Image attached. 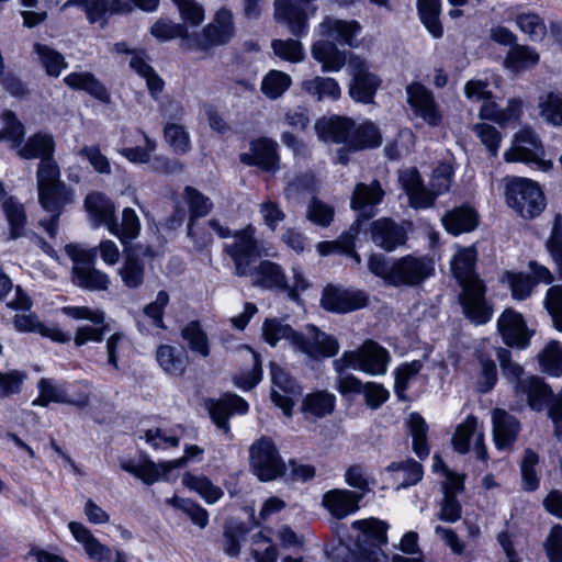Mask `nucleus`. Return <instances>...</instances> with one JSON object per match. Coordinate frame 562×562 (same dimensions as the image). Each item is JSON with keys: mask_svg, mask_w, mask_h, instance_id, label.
<instances>
[{"mask_svg": "<svg viewBox=\"0 0 562 562\" xmlns=\"http://www.w3.org/2000/svg\"><path fill=\"white\" fill-rule=\"evenodd\" d=\"M435 272V262L427 256L406 255L393 260L391 286H416Z\"/></svg>", "mask_w": 562, "mask_h": 562, "instance_id": "obj_11", "label": "nucleus"}, {"mask_svg": "<svg viewBox=\"0 0 562 562\" xmlns=\"http://www.w3.org/2000/svg\"><path fill=\"white\" fill-rule=\"evenodd\" d=\"M400 181L413 207H429L438 196L432 188L430 190L425 188L418 171L415 169L403 172Z\"/></svg>", "mask_w": 562, "mask_h": 562, "instance_id": "obj_26", "label": "nucleus"}, {"mask_svg": "<svg viewBox=\"0 0 562 562\" xmlns=\"http://www.w3.org/2000/svg\"><path fill=\"white\" fill-rule=\"evenodd\" d=\"M69 530L74 538L82 544L88 557L94 562H111L112 552L102 544L91 531L80 522H69Z\"/></svg>", "mask_w": 562, "mask_h": 562, "instance_id": "obj_30", "label": "nucleus"}, {"mask_svg": "<svg viewBox=\"0 0 562 562\" xmlns=\"http://www.w3.org/2000/svg\"><path fill=\"white\" fill-rule=\"evenodd\" d=\"M139 232L140 222L137 214L133 209L125 207L122 212V223H117V229L110 233L117 236L122 244H126L135 239L139 235Z\"/></svg>", "mask_w": 562, "mask_h": 562, "instance_id": "obj_56", "label": "nucleus"}, {"mask_svg": "<svg viewBox=\"0 0 562 562\" xmlns=\"http://www.w3.org/2000/svg\"><path fill=\"white\" fill-rule=\"evenodd\" d=\"M235 34L233 14L227 10H220L214 21L203 29L199 46L207 49L212 46L227 43Z\"/></svg>", "mask_w": 562, "mask_h": 562, "instance_id": "obj_21", "label": "nucleus"}, {"mask_svg": "<svg viewBox=\"0 0 562 562\" xmlns=\"http://www.w3.org/2000/svg\"><path fill=\"white\" fill-rule=\"evenodd\" d=\"M389 471L403 472L404 479L401 482V487H407L417 484L423 477L422 464L413 459H407L401 462H392L387 465Z\"/></svg>", "mask_w": 562, "mask_h": 562, "instance_id": "obj_61", "label": "nucleus"}, {"mask_svg": "<svg viewBox=\"0 0 562 562\" xmlns=\"http://www.w3.org/2000/svg\"><path fill=\"white\" fill-rule=\"evenodd\" d=\"M543 303L554 327L562 331V285L557 284L549 288Z\"/></svg>", "mask_w": 562, "mask_h": 562, "instance_id": "obj_62", "label": "nucleus"}, {"mask_svg": "<svg viewBox=\"0 0 562 562\" xmlns=\"http://www.w3.org/2000/svg\"><path fill=\"white\" fill-rule=\"evenodd\" d=\"M442 224L453 235L472 232L477 226V214L469 206L457 207L442 217Z\"/></svg>", "mask_w": 562, "mask_h": 562, "instance_id": "obj_39", "label": "nucleus"}, {"mask_svg": "<svg viewBox=\"0 0 562 562\" xmlns=\"http://www.w3.org/2000/svg\"><path fill=\"white\" fill-rule=\"evenodd\" d=\"M252 284L267 289H288L289 282L282 268L270 260H262L258 266L251 267Z\"/></svg>", "mask_w": 562, "mask_h": 562, "instance_id": "obj_31", "label": "nucleus"}, {"mask_svg": "<svg viewBox=\"0 0 562 562\" xmlns=\"http://www.w3.org/2000/svg\"><path fill=\"white\" fill-rule=\"evenodd\" d=\"M334 207L324 203L317 198H313L307 207V218L316 225L327 227L334 220Z\"/></svg>", "mask_w": 562, "mask_h": 562, "instance_id": "obj_63", "label": "nucleus"}, {"mask_svg": "<svg viewBox=\"0 0 562 562\" xmlns=\"http://www.w3.org/2000/svg\"><path fill=\"white\" fill-rule=\"evenodd\" d=\"M538 60L539 56L535 49L525 45H515L505 58V66L518 71L535 66Z\"/></svg>", "mask_w": 562, "mask_h": 562, "instance_id": "obj_50", "label": "nucleus"}, {"mask_svg": "<svg viewBox=\"0 0 562 562\" xmlns=\"http://www.w3.org/2000/svg\"><path fill=\"white\" fill-rule=\"evenodd\" d=\"M63 182L60 179V168L54 157L38 162L36 170L38 192Z\"/></svg>", "mask_w": 562, "mask_h": 562, "instance_id": "obj_54", "label": "nucleus"}, {"mask_svg": "<svg viewBox=\"0 0 562 562\" xmlns=\"http://www.w3.org/2000/svg\"><path fill=\"white\" fill-rule=\"evenodd\" d=\"M476 250L473 247L460 249L451 261V270L462 288L460 304L464 315L474 324L487 323L493 307L485 297V285L474 272Z\"/></svg>", "mask_w": 562, "mask_h": 562, "instance_id": "obj_1", "label": "nucleus"}, {"mask_svg": "<svg viewBox=\"0 0 562 562\" xmlns=\"http://www.w3.org/2000/svg\"><path fill=\"white\" fill-rule=\"evenodd\" d=\"M64 82L74 90H82L94 99L108 103L110 93L105 86L91 72H71L64 78Z\"/></svg>", "mask_w": 562, "mask_h": 562, "instance_id": "obj_34", "label": "nucleus"}, {"mask_svg": "<svg viewBox=\"0 0 562 562\" xmlns=\"http://www.w3.org/2000/svg\"><path fill=\"white\" fill-rule=\"evenodd\" d=\"M274 18L285 24L294 36L301 37L306 34L307 14L299 1L276 0Z\"/></svg>", "mask_w": 562, "mask_h": 562, "instance_id": "obj_23", "label": "nucleus"}, {"mask_svg": "<svg viewBox=\"0 0 562 562\" xmlns=\"http://www.w3.org/2000/svg\"><path fill=\"white\" fill-rule=\"evenodd\" d=\"M493 440L498 450H508L517 439L520 423L505 409L495 408L492 412Z\"/></svg>", "mask_w": 562, "mask_h": 562, "instance_id": "obj_22", "label": "nucleus"}, {"mask_svg": "<svg viewBox=\"0 0 562 562\" xmlns=\"http://www.w3.org/2000/svg\"><path fill=\"white\" fill-rule=\"evenodd\" d=\"M33 303L30 296L22 290L20 285L15 286V297L8 303L13 310L21 311L16 313L13 318V324L16 330L22 333H38L43 337L49 338L56 342H67L70 336L63 333L57 327H50L42 323L38 316L30 312Z\"/></svg>", "mask_w": 562, "mask_h": 562, "instance_id": "obj_8", "label": "nucleus"}, {"mask_svg": "<svg viewBox=\"0 0 562 562\" xmlns=\"http://www.w3.org/2000/svg\"><path fill=\"white\" fill-rule=\"evenodd\" d=\"M184 198L190 210V221L188 224V235H192L193 221L196 217H203L210 213L213 207L211 200L193 187H186Z\"/></svg>", "mask_w": 562, "mask_h": 562, "instance_id": "obj_47", "label": "nucleus"}, {"mask_svg": "<svg viewBox=\"0 0 562 562\" xmlns=\"http://www.w3.org/2000/svg\"><path fill=\"white\" fill-rule=\"evenodd\" d=\"M408 425L413 437V450L419 459L424 460L430 452L427 442L428 425L418 413H412L409 415Z\"/></svg>", "mask_w": 562, "mask_h": 562, "instance_id": "obj_42", "label": "nucleus"}, {"mask_svg": "<svg viewBox=\"0 0 562 562\" xmlns=\"http://www.w3.org/2000/svg\"><path fill=\"white\" fill-rule=\"evenodd\" d=\"M40 396L33 401L34 406L46 407L50 402L60 404H70L85 406L88 403V396L81 395L78 400H72L61 384H57L52 379H41L37 383Z\"/></svg>", "mask_w": 562, "mask_h": 562, "instance_id": "obj_29", "label": "nucleus"}, {"mask_svg": "<svg viewBox=\"0 0 562 562\" xmlns=\"http://www.w3.org/2000/svg\"><path fill=\"white\" fill-rule=\"evenodd\" d=\"M247 411V402L235 394H228L216 402H212L209 406V412L214 424L227 434L229 432V416L234 413L244 414Z\"/></svg>", "mask_w": 562, "mask_h": 562, "instance_id": "obj_27", "label": "nucleus"}, {"mask_svg": "<svg viewBox=\"0 0 562 562\" xmlns=\"http://www.w3.org/2000/svg\"><path fill=\"white\" fill-rule=\"evenodd\" d=\"M389 360L390 355L386 349L373 340H366L358 350L345 351L340 358L334 360L333 366L337 373L352 368L378 375L386 372Z\"/></svg>", "mask_w": 562, "mask_h": 562, "instance_id": "obj_6", "label": "nucleus"}, {"mask_svg": "<svg viewBox=\"0 0 562 562\" xmlns=\"http://www.w3.org/2000/svg\"><path fill=\"white\" fill-rule=\"evenodd\" d=\"M419 19L427 31L435 37L441 38L443 26L439 15L441 11L440 0H417Z\"/></svg>", "mask_w": 562, "mask_h": 562, "instance_id": "obj_41", "label": "nucleus"}, {"mask_svg": "<svg viewBox=\"0 0 562 562\" xmlns=\"http://www.w3.org/2000/svg\"><path fill=\"white\" fill-rule=\"evenodd\" d=\"M69 7H78L85 11L91 24L105 22L108 12H111V0H67L63 10Z\"/></svg>", "mask_w": 562, "mask_h": 562, "instance_id": "obj_45", "label": "nucleus"}, {"mask_svg": "<svg viewBox=\"0 0 562 562\" xmlns=\"http://www.w3.org/2000/svg\"><path fill=\"white\" fill-rule=\"evenodd\" d=\"M336 396L324 390L307 394L301 406V411L306 419L324 418L330 415L335 408Z\"/></svg>", "mask_w": 562, "mask_h": 562, "instance_id": "obj_33", "label": "nucleus"}, {"mask_svg": "<svg viewBox=\"0 0 562 562\" xmlns=\"http://www.w3.org/2000/svg\"><path fill=\"white\" fill-rule=\"evenodd\" d=\"M181 337L187 341L190 350L205 358L210 355V342L206 333L198 321L188 323L181 329Z\"/></svg>", "mask_w": 562, "mask_h": 562, "instance_id": "obj_43", "label": "nucleus"}, {"mask_svg": "<svg viewBox=\"0 0 562 562\" xmlns=\"http://www.w3.org/2000/svg\"><path fill=\"white\" fill-rule=\"evenodd\" d=\"M72 201L74 191L65 182L38 192L40 204L45 211L52 213L50 220L42 223L49 237L54 238L57 235L59 215Z\"/></svg>", "mask_w": 562, "mask_h": 562, "instance_id": "obj_13", "label": "nucleus"}, {"mask_svg": "<svg viewBox=\"0 0 562 562\" xmlns=\"http://www.w3.org/2000/svg\"><path fill=\"white\" fill-rule=\"evenodd\" d=\"M249 462L254 473L263 482L274 481L286 471L274 441L266 436L251 443Z\"/></svg>", "mask_w": 562, "mask_h": 562, "instance_id": "obj_9", "label": "nucleus"}, {"mask_svg": "<svg viewBox=\"0 0 562 562\" xmlns=\"http://www.w3.org/2000/svg\"><path fill=\"white\" fill-rule=\"evenodd\" d=\"M367 295L362 291L327 286L324 290L322 305L325 310L336 313H348L366 306Z\"/></svg>", "mask_w": 562, "mask_h": 562, "instance_id": "obj_18", "label": "nucleus"}, {"mask_svg": "<svg viewBox=\"0 0 562 562\" xmlns=\"http://www.w3.org/2000/svg\"><path fill=\"white\" fill-rule=\"evenodd\" d=\"M361 25L357 21H345L326 16L319 24V34L324 37L312 47L313 57L322 64L323 71H338L346 64L345 52L338 49L335 42L350 47L357 46L355 37Z\"/></svg>", "mask_w": 562, "mask_h": 562, "instance_id": "obj_3", "label": "nucleus"}, {"mask_svg": "<svg viewBox=\"0 0 562 562\" xmlns=\"http://www.w3.org/2000/svg\"><path fill=\"white\" fill-rule=\"evenodd\" d=\"M34 52L38 55L42 66L49 76L58 77L63 69L67 67L64 56L47 45L36 43Z\"/></svg>", "mask_w": 562, "mask_h": 562, "instance_id": "obj_51", "label": "nucleus"}, {"mask_svg": "<svg viewBox=\"0 0 562 562\" xmlns=\"http://www.w3.org/2000/svg\"><path fill=\"white\" fill-rule=\"evenodd\" d=\"M516 24L531 41H541L546 35V24L536 13H520L516 16Z\"/></svg>", "mask_w": 562, "mask_h": 562, "instance_id": "obj_58", "label": "nucleus"}, {"mask_svg": "<svg viewBox=\"0 0 562 562\" xmlns=\"http://www.w3.org/2000/svg\"><path fill=\"white\" fill-rule=\"evenodd\" d=\"M291 85V78L281 71H270L262 80L261 90L270 99L282 95Z\"/></svg>", "mask_w": 562, "mask_h": 562, "instance_id": "obj_59", "label": "nucleus"}, {"mask_svg": "<svg viewBox=\"0 0 562 562\" xmlns=\"http://www.w3.org/2000/svg\"><path fill=\"white\" fill-rule=\"evenodd\" d=\"M2 209L10 225L11 237L18 238L22 236L26 223L23 205L13 198H9L3 202Z\"/></svg>", "mask_w": 562, "mask_h": 562, "instance_id": "obj_52", "label": "nucleus"}, {"mask_svg": "<svg viewBox=\"0 0 562 562\" xmlns=\"http://www.w3.org/2000/svg\"><path fill=\"white\" fill-rule=\"evenodd\" d=\"M262 335L272 347L280 340H285L294 350L312 359L330 358L339 350L338 340L314 325L306 326L305 333H299L280 319L268 318L262 325Z\"/></svg>", "mask_w": 562, "mask_h": 562, "instance_id": "obj_2", "label": "nucleus"}, {"mask_svg": "<svg viewBox=\"0 0 562 562\" xmlns=\"http://www.w3.org/2000/svg\"><path fill=\"white\" fill-rule=\"evenodd\" d=\"M423 369V362L414 360L401 366L395 373L394 392L400 401H406L409 381Z\"/></svg>", "mask_w": 562, "mask_h": 562, "instance_id": "obj_57", "label": "nucleus"}, {"mask_svg": "<svg viewBox=\"0 0 562 562\" xmlns=\"http://www.w3.org/2000/svg\"><path fill=\"white\" fill-rule=\"evenodd\" d=\"M506 199L508 205L525 218L539 215L546 205L538 183L527 178H508Z\"/></svg>", "mask_w": 562, "mask_h": 562, "instance_id": "obj_7", "label": "nucleus"}, {"mask_svg": "<svg viewBox=\"0 0 562 562\" xmlns=\"http://www.w3.org/2000/svg\"><path fill=\"white\" fill-rule=\"evenodd\" d=\"M182 484L196 492L209 504L216 503L224 494L218 486L214 485L206 476L203 475L198 476L191 473H186L182 477Z\"/></svg>", "mask_w": 562, "mask_h": 562, "instance_id": "obj_44", "label": "nucleus"}, {"mask_svg": "<svg viewBox=\"0 0 562 562\" xmlns=\"http://www.w3.org/2000/svg\"><path fill=\"white\" fill-rule=\"evenodd\" d=\"M301 88L305 93L318 102L325 100L337 101L341 94L338 82L329 77L316 76L312 79L303 80Z\"/></svg>", "mask_w": 562, "mask_h": 562, "instance_id": "obj_38", "label": "nucleus"}, {"mask_svg": "<svg viewBox=\"0 0 562 562\" xmlns=\"http://www.w3.org/2000/svg\"><path fill=\"white\" fill-rule=\"evenodd\" d=\"M370 235L374 245L387 252L405 245L407 239L405 228L386 217L371 223Z\"/></svg>", "mask_w": 562, "mask_h": 562, "instance_id": "obj_19", "label": "nucleus"}, {"mask_svg": "<svg viewBox=\"0 0 562 562\" xmlns=\"http://www.w3.org/2000/svg\"><path fill=\"white\" fill-rule=\"evenodd\" d=\"M541 116L554 126H562V92L551 91L539 100Z\"/></svg>", "mask_w": 562, "mask_h": 562, "instance_id": "obj_49", "label": "nucleus"}, {"mask_svg": "<svg viewBox=\"0 0 562 562\" xmlns=\"http://www.w3.org/2000/svg\"><path fill=\"white\" fill-rule=\"evenodd\" d=\"M85 209L93 227L104 225L109 232L117 229L114 203L101 192H91L85 199Z\"/></svg>", "mask_w": 562, "mask_h": 562, "instance_id": "obj_20", "label": "nucleus"}, {"mask_svg": "<svg viewBox=\"0 0 562 562\" xmlns=\"http://www.w3.org/2000/svg\"><path fill=\"white\" fill-rule=\"evenodd\" d=\"M72 282L82 289L90 291L106 290L110 284L108 274L94 268V265L89 267H72Z\"/></svg>", "mask_w": 562, "mask_h": 562, "instance_id": "obj_40", "label": "nucleus"}, {"mask_svg": "<svg viewBox=\"0 0 562 562\" xmlns=\"http://www.w3.org/2000/svg\"><path fill=\"white\" fill-rule=\"evenodd\" d=\"M542 155L540 139L532 130L525 127L516 134L514 146L504 156L508 162H536L543 170H549L552 162L542 160Z\"/></svg>", "mask_w": 562, "mask_h": 562, "instance_id": "obj_12", "label": "nucleus"}, {"mask_svg": "<svg viewBox=\"0 0 562 562\" xmlns=\"http://www.w3.org/2000/svg\"><path fill=\"white\" fill-rule=\"evenodd\" d=\"M497 330L509 347L522 350L530 344L531 333L522 315L512 308H506L498 317Z\"/></svg>", "mask_w": 562, "mask_h": 562, "instance_id": "obj_16", "label": "nucleus"}, {"mask_svg": "<svg viewBox=\"0 0 562 562\" xmlns=\"http://www.w3.org/2000/svg\"><path fill=\"white\" fill-rule=\"evenodd\" d=\"M156 360L165 373L180 376L186 372L189 359L184 350L171 345H160L156 351Z\"/></svg>", "mask_w": 562, "mask_h": 562, "instance_id": "obj_36", "label": "nucleus"}, {"mask_svg": "<svg viewBox=\"0 0 562 562\" xmlns=\"http://www.w3.org/2000/svg\"><path fill=\"white\" fill-rule=\"evenodd\" d=\"M54 136L43 132L31 135L24 144H21L16 151L18 156L22 159H40V161L54 157Z\"/></svg>", "mask_w": 562, "mask_h": 562, "instance_id": "obj_32", "label": "nucleus"}, {"mask_svg": "<svg viewBox=\"0 0 562 562\" xmlns=\"http://www.w3.org/2000/svg\"><path fill=\"white\" fill-rule=\"evenodd\" d=\"M271 400L280 407L284 415L291 416L294 398L301 394V386L281 367L271 363Z\"/></svg>", "mask_w": 562, "mask_h": 562, "instance_id": "obj_14", "label": "nucleus"}, {"mask_svg": "<svg viewBox=\"0 0 562 562\" xmlns=\"http://www.w3.org/2000/svg\"><path fill=\"white\" fill-rule=\"evenodd\" d=\"M362 494L349 490H331L324 494V507L336 518H344L358 509Z\"/></svg>", "mask_w": 562, "mask_h": 562, "instance_id": "obj_28", "label": "nucleus"}, {"mask_svg": "<svg viewBox=\"0 0 562 562\" xmlns=\"http://www.w3.org/2000/svg\"><path fill=\"white\" fill-rule=\"evenodd\" d=\"M278 144L270 138H259L250 145V153L243 154L240 160L246 165H255L268 172L278 170Z\"/></svg>", "mask_w": 562, "mask_h": 562, "instance_id": "obj_24", "label": "nucleus"}, {"mask_svg": "<svg viewBox=\"0 0 562 562\" xmlns=\"http://www.w3.org/2000/svg\"><path fill=\"white\" fill-rule=\"evenodd\" d=\"M381 132L374 123L364 121L357 124L352 120V132L349 139V150L358 151L376 148L381 145Z\"/></svg>", "mask_w": 562, "mask_h": 562, "instance_id": "obj_37", "label": "nucleus"}, {"mask_svg": "<svg viewBox=\"0 0 562 562\" xmlns=\"http://www.w3.org/2000/svg\"><path fill=\"white\" fill-rule=\"evenodd\" d=\"M172 507L182 510L191 521L200 528H205L209 524V513L198 503L173 496L167 499Z\"/></svg>", "mask_w": 562, "mask_h": 562, "instance_id": "obj_55", "label": "nucleus"}, {"mask_svg": "<svg viewBox=\"0 0 562 562\" xmlns=\"http://www.w3.org/2000/svg\"><path fill=\"white\" fill-rule=\"evenodd\" d=\"M355 535V548L338 550V562H389L382 549L387 543V524L378 518L356 520L351 525Z\"/></svg>", "mask_w": 562, "mask_h": 562, "instance_id": "obj_4", "label": "nucleus"}, {"mask_svg": "<svg viewBox=\"0 0 562 562\" xmlns=\"http://www.w3.org/2000/svg\"><path fill=\"white\" fill-rule=\"evenodd\" d=\"M477 426V418L475 416H469L461 423L451 439L453 448L461 454L469 452L470 450V438L474 435Z\"/></svg>", "mask_w": 562, "mask_h": 562, "instance_id": "obj_60", "label": "nucleus"}, {"mask_svg": "<svg viewBox=\"0 0 562 562\" xmlns=\"http://www.w3.org/2000/svg\"><path fill=\"white\" fill-rule=\"evenodd\" d=\"M496 357L504 375L514 383L515 394L525 396L533 411H542L551 395V389L539 376L521 379L524 369L512 359V352L506 348H497Z\"/></svg>", "mask_w": 562, "mask_h": 562, "instance_id": "obj_5", "label": "nucleus"}, {"mask_svg": "<svg viewBox=\"0 0 562 562\" xmlns=\"http://www.w3.org/2000/svg\"><path fill=\"white\" fill-rule=\"evenodd\" d=\"M123 283L130 289H136L144 282L145 266L143 260L127 256L119 270Z\"/></svg>", "mask_w": 562, "mask_h": 562, "instance_id": "obj_53", "label": "nucleus"}, {"mask_svg": "<svg viewBox=\"0 0 562 562\" xmlns=\"http://www.w3.org/2000/svg\"><path fill=\"white\" fill-rule=\"evenodd\" d=\"M384 194L379 181H373L370 184L358 183L351 198V207L361 212L366 217H370L373 213L368 212V209L379 204Z\"/></svg>", "mask_w": 562, "mask_h": 562, "instance_id": "obj_35", "label": "nucleus"}, {"mask_svg": "<svg viewBox=\"0 0 562 562\" xmlns=\"http://www.w3.org/2000/svg\"><path fill=\"white\" fill-rule=\"evenodd\" d=\"M1 119L3 126L0 128V142H8L10 148L18 151L25 135L24 125L11 111L3 112Z\"/></svg>", "mask_w": 562, "mask_h": 562, "instance_id": "obj_46", "label": "nucleus"}, {"mask_svg": "<svg viewBox=\"0 0 562 562\" xmlns=\"http://www.w3.org/2000/svg\"><path fill=\"white\" fill-rule=\"evenodd\" d=\"M547 249L558 267V272L562 279V218L555 216L550 238L547 241Z\"/></svg>", "mask_w": 562, "mask_h": 562, "instance_id": "obj_64", "label": "nucleus"}, {"mask_svg": "<svg viewBox=\"0 0 562 562\" xmlns=\"http://www.w3.org/2000/svg\"><path fill=\"white\" fill-rule=\"evenodd\" d=\"M407 102L415 115L423 119L430 126H438L442 121V113L434 94L419 82H412L406 87Z\"/></svg>", "mask_w": 562, "mask_h": 562, "instance_id": "obj_15", "label": "nucleus"}, {"mask_svg": "<svg viewBox=\"0 0 562 562\" xmlns=\"http://www.w3.org/2000/svg\"><path fill=\"white\" fill-rule=\"evenodd\" d=\"M352 75L350 85V97L362 103H371L374 94L381 85V79L369 71V67L364 60L359 58L352 59L349 64Z\"/></svg>", "mask_w": 562, "mask_h": 562, "instance_id": "obj_17", "label": "nucleus"}, {"mask_svg": "<svg viewBox=\"0 0 562 562\" xmlns=\"http://www.w3.org/2000/svg\"><path fill=\"white\" fill-rule=\"evenodd\" d=\"M315 132L317 136L326 143L344 144L349 148L352 120L339 115L323 117L316 121Z\"/></svg>", "mask_w": 562, "mask_h": 562, "instance_id": "obj_25", "label": "nucleus"}, {"mask_svg": "<svg viewBox=\"0 0 562 562\" xmlns=\"http://www.w3.org/2000/svg\"><path fill=\"white\" fill-rule=\"evenodd\" d=\"M223 251L235 265V274L246 277L251 273V267L260 256L259 243L256 238V229L251 225L236 231L232 240L224 244Z\"/></svg>", "mask_w": 562, "mask_h": 562, "instance_id": "obj_10", "label": "nucleus"}, {"mask_svg": "<svg viewBox=\"0 0 562 562\" xmlns=\"http://www.w3.org/2000/svg\"><path fill=\"white\" fill-rule=\"evenodd\" d=\"M538 359L543 372L552 376L562 374V346L559 341H550L538 355Z\"/></svg>", "mask_w": 562, "mask_h": 562, "instance_id": "obj_48", "label": "nucleus"}]
</instances>
